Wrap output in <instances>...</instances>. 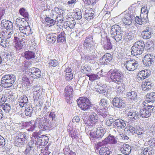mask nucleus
<instances>
[{
	"mask_svg": "<svg viewBox=\"0 0 155 155\" xmlns=\"http://www.w3.org/2000/svg\"><path fill=\"white\" fill-rule=\"evenodd\" d=\"M14 42L15 47L16 50L20 51L21 50L23 47L22 43L21 42L20 38L16 37H14Z\"/></svg>",
	"mask_w": 155,
	"mask_h": 155,
	"instance_id": "34",
	"label": "nucleus"
},
{
	"mask_svg": "<svg viewBox=\"0 0 155 155\" xmlns=\"http://www.w3.org/2000/svg\"><path fill=\"white\" fill-rule=\"evenodd\" d=\"M54 10L59 15H62L64 12V8L60 6H58V7H55Z\"/></svg>",
	"mask_w": 155,
	"mask_h": 155,
	"instance_id": "53",
	"label": "nucleus"
},
{
	"mask_svg": "<svg viewBox=\"0 0 155 155\" xmlns=\"http://www.w3.org/2000/svg\"><path fill=\"white\" fill-rule=\"evenodd\" d=\"M5 140L4 138L0 134V148L5 147Z\"/></svg>",
	"mask_w": 155,
	"mask_h": 155,
	"instance_id": "63",
	"label": "nucleus"
},
{
	"mask_svg": "<svg viewBox=\"0 0 155 155\" xmlns=\"http://www.w3.org/2000/svg\"><path fill=\"white\" fill-rule=\"evenodd\" d=\"M110 152L108 147L106 146L101 147L99 151L100 155H109L110 154Z\"/></svg>",
	"mask_w": 155,
	"mask_h": 155,
	"instance_id": "41",
	"label": "nucleus"
},
{
	"mask_svg": "<svg viewBox=\"0 0 155 155\" xmlns=\"http://www.w3.org/2000/svg\"><path fill=\"white\" fill-rule=\"evenodd\" d=\"M120 84L121 85L118 86L117 90L116 91V93L118 94H122L124 90V86L123 85V83L122 82V83H120Z\"/></svg>",
	"mask_w": 155,
	"mask_h": 155,
	"instance_id": "55",
	"label": "nucleus"
},
{
	"mask_svg": "<svg viewBox=\"0 0 155 155\" xmlns=\"http://www.w3.org/2000/svg\"><path fill=\"white\" fill-rule=\"evenodd\" d=\"M57 36V34L56 33H50L46 35V39L49 43L53 44L56 41Z\"/></svg>",
	"mask_w": 155,
	"mask_h": 155,
	"instance_id": "33",
	"label": "nucleus"
},
{
	"mask_svg": "<svg viewBox=\"0 0 155 155\" xmlns=\"http://www.w3.org/2000/svg\"><path fill=\"white\" fill-rule=\"evenodd\" d=\"M19 12L21 15L28 19L29 14L28 12L26 11V9L24 8H21L19 11Z\"/></svg>",
	"mask_w": 155,
	"mask_h": 155,
	"instance_id": "46",
	"label": "nucleus"
},
{
	"mask_svg": "<svg viewBox=\"0 0 155 155\" xmlns=\"http://www.w3.org/2000/svg\"><path fill=\"white\" fill-rule=\"evenodd\" d=\"M151 74L150 71L149 70H144L140 71L138 75V78L141 80L148 78Z\"/></svg>",
	"mask_w": 155,
	"mask_h": 155,
	"instance_id": "27",
	"label": "nucleus"
},
{
	"mask_svg": "<svg viewBox=\"0 0 155 155\" xmlns=\"http://www.w3.org/2000/svg\"><path fill=\"white\" fill-rule=\"evenodd\" d=\"M86 75L89 77V80L92 82L100 78V77L96 74H86Z\"/></svg>",
	"mask_w": 155,
	"mask_h": 155,
	"instance_id": "47",
	"label": "nucleus"
},
{
	"mask_svg": "<svg viewBox=\"0 0 155 155\" xmlns=\"http://www.w3.org/2000/svg\"><path fill=\"white\" fill-rule=\"evenodd\" d=\"M145 45L144 42L142 40H139L136 42L131 49V54L134 56L142 54L144 50Z\"/></svg>",
	"mask_w": 155,
	"mask_h": 155,
	"instance_id": "6",
	"label": "nucleus"
},
{
	"mask_svg": "<svg viewBox=\"0 0 155 155\" xmlns=\"http://www.w3.org/2000/svg\"><path fill=\"white\" fill-rule=\"evenodd\" d=\"M126 95L129 100L136 101L137 100V94L135 91L130 90L127 93Z\"/></svg>",
	"mask_w": 155,
	"mask_h": 155,
	"instance_id": "26",
	"label": "nucleus"
},
{
	"mask_svg": "<svg viewBox=\"0 0 155 155\" xmlns=\"http://www.w3.org/2000/svg\"><path fill=\"white\" fill-rule=\"evenodd\" d=\"M74 18L75 19L78 20L81 19L82 17V14L81 11H78L74 12Z\"/></svg>",
	"mask_w": 155,
	"mask_h": 155,
	"instance_id": "57",
	"label": "nucleus"
},
{
	"mask_svg": "<svg viewBox=\"0 0 155 155\" xmlns=\"http://www.w3.org/2000/svg\"><path fill=\"white\" fill-rule=\"evenodd\" d=\"M29 19L28 20H25V18H22L21 19L20 18H17L15 21V24L17 25V26L18 27H24V26H26V25L28 24V22L27 21H28Z\"/></svg>",
	"mask_w": 155,
	"mask_h": 155,
	"instance_id": "32",
	"label": "nucleus"
},
{
	"mask_svg": "<svg viewBox=\"0 0 155 155\" xmlns=\"http://www.w3.org/2000/svg\"><path fill=\"white\" fill-rule=\"evenodd\" d=\"M73 20H69L68 19V21H67L66 22V25L71 29L74 27L75 24V21L74 20L73 18Z\"/></svg>",
	"mask_w": 155,
	"mask_h": 155,
	"instance_id": "52",
	"label": "nucleus"
},
{
	"mask_svg": "<svg viewBox=\"0 0 155 155\" xmlns=\"http://www.w3.org/2000/svg\"><path fill=\"white\" fill-rule=\"evenodd\" d=\"M35 55V52L29 50L25 51L24 54V56L27 60H29L34 58Z\"/></svg>",
	"mask_w": 155,
	"mask_h": 155,
	"instance_id": "37",
	"label": "nucleus"
},
{
	"mask_svg": "<svg viewBox=\"0 0 155 155\" xmlns=\"http://www.w3.org/2000/svg\"><path fill=\"white\" fill-rule=\"evenodd\" d=\"M126 126L125 121L120 118L116 119L113 124V128L123 129Z\"/></svg>",
	"mask_w": 155,
	"mask_h": 155,
	"instance_id": "20",
	"label": "nucleus"
},
{
	"mask_svg": "<svg viewBox=\"0 0 155 155\" xmlns=\"http://www.w3.org/2000/svg\"><path fill=\"white\" fill-rule=\"evenodd\" d=\"M84 122L85 123V124L86 126H93L96 124L94 122L93 123L92 121L90 120V119L89 118L88 120L85 121L84 120Z\"/></svg>",
	"mask_w": 155,
	"mask_h": 155,
	"instance_id": "64",
	"label": "nucleus"
},
{
	"mask_svg": "<svg viewBox=\"0 0 155 155\" xmlns=\"http://www.w3.org/2000/svg\"><path fill=\"white\" fill-rule=\"evenodd\" d=\"M36 124L41 130H46L51 127L50 120L47 119V117L45 116L44 117L38 118L36 120Z\"/></svg>",
	"mask_w": 155,
	"mask_h": 155,
	"instance_id": "8",
	"label": "nucleus"
},
{
	"mask_svg": "<svg viewBox=\"0 0 155 155\" xmlns=\"http://www.w3.org/2000/svg\"><path fill=\"white\" fill-rule=\"evenodd\" d=\"M153 83L146 79L142 83L141 87L142 89L144 91H146L151 89L153 86Z\"/></svg>",
	"mask_w": 155,
	"mask_h": 155,
	"instance_id": "25",
	"label": "nucleus"
},
{
	"mask_svg": "<svg viewBox=\"0 0 155 155\" xmlns=\"http://www.w3.org/2000/svg\"><path fill=\"white\" fill-rule=\"evenodd\" d=\"M94 12L92 11H89L88 10H85L84 17L87 20L92 19L94 17Z\"/></svg>",
	"mask_w": 155,
	"mask_h": 155,
	"instance_id": "40",
	"label": "nucleus"
},
{
	"mask_svg": "<svg viewBox=\"0 0 155 155\" xmlns=\"http://www.w3.org/2000/svg\"><path fill=\"white\" fill-rule=\"evenodd\" d=\"M21 80L22 83L24 84H26V85H29L30 83V80L25 75L22 78Z\"/></svg>",
	"mask_w": 155,
	"mask_h": 155,
	"instance_id": "59",
	"label": "nucleus"
},
{
	"mask_svg": "<svg viewBox=\"0 0 155 155\" xmlns=\"http://www.w3.org/2000/svg\"><path fill=\"white\" fill-rule=\"evenodd\" d=\"M112 104L113 106L119 109H122L126 106V102L121 97L116 96L114 98H112Z\"/></svg>",
	"mask_w": 155,
	"mask_h": 155,
	"instance_id": "12",
	"label": "nucleus"
},
{
	"mask_svg": "<svg viewBox=\"0 0 155 155\" xmlns=\"http://www.w3.org/2000/svg\"><path fill=\"white\" fill-rule=\"evenodd\" d=\"M113 57V56L110 53H107L101 57L100 60L103 64H107L112 62Z\"/></svg>",
	"mask_w": 155,
	"mask_h": 155,
	"instance_id": "23",
	"label": "nucleus"
},
{
	"mask_svg": "<svg viewBox=\"0 0 155 155\" xmlns=\"http://www.w3.org/2000/svg\"><path fill=\"white\" fill-rule=\"evenodd\" d=\"M17 135L15 137V141L16 146H20L27 143L29 137L26 133L19 132L17 134Z\"/></svg>",
	"mask_w": 155,
	"mask_h": 155,
	"instance_id": "10",
	"label": "nucleus"
},
{
	"mask_svg": "<svg viewBox=\"0 0 155 155\" xmlns=\"http://www.w3.org/2000/svg\"><path fill=\"white\" fill-rule=\"evenodd\" d=\"M3 109L6 113H8L11 109L10 105L8 103H6L3 105L2 107Z\"/></svg>",
	"mask_w": 155,
	"mask_h": 155,
	"instance_id": "61",
	"label": "nucleus"
},
{
	"mask_svg": "<svg viewBox=\"0 0 155 155\" xmlns=\"http://www.w3.org/2000/svg\"><path fill=\"white\" fill-rule=\"evenodd\" d=\"M146 97L148 100L147 101L150 103L153 102L152 104L155 103V92H152L147 93L146 95Z\"/></svg>",
	"mask_w": 155,
	"mask_h": 155,
	"instance_id": "38",
	"label": "nucleus"
},
{
	"mask_svg": "<svg viewBox=\"0 0 155 155\" xmlns=\"http://www.w3.org/2000/svg\"><path fill=\"white\" fill-rule=\"evenodd\" d=\"M105 133V129H96L93 132H91L89 135L94 138L100 139L103 137Z\"/></svg>",
	"mask_w": 155,
	"mask_h": 155,
	"instance_id": "15",
	"label": "nucleus"
},
{
	"mask_svg": "<svg viewBox=\"0 0 155 155\" xmlns=\"http://www.w3.org/2000/svg\"><path fill=\"white\" fill-rule=\"evenodd\" d=\"M15 79V75L12 74H7L4 75L2 78L1 83L3 87L8 88L12 85Z\"/></svg>",
	"mask_w": 155,
	"mask_h": 155,
	"instance_id": "11",
	"label": "nucleus"
},
{
	"mask_svg": "<svg viewBox=\"0 0 155 155\" xmlns=\"http://www.w3.org/2000/svg\"><path fill=\"white\" fill-rule=\"evenodd\" d=\"M107 144V142L105 139L104 140L102 141V142H99L97 143V147L99 148L100 147H105V146Z\"/></svg>",
	"mask_w": 155,
	"mask_h": 155,
	"instance_id": "62",
	"label": "nucleus"
},
{
	"mask_svg": "<svg viewBox=\"0 0 155 155\" xmlns=\"http://www.w3.org/2000/svg\"><path fill=\"white\" fill-rule=\"evenodd\" d=\"M153 147L150 146L141 149L140 155H152L153 153Z\"/></svg>",
	"mask_w": 155,
	"mask_h": 155,
	"instance_id": "30",
	"label": "nucleus"
},
{
	"mask_svg": "<svg viewBox=\"0 0 155 155\" xmlns=\"http://www.w3.org/2000/svg\"><path fill=\"white\" fill-rule=\"evenodd\" d=\"M35 145L33 140H31L28 143L26 146V148L24 152L25 155H33Z\"/></svg>",
	"mask_w": 155,
	"mask_h": 155,
	"instance_id": "21",
	"label": "nucleus"
},
{
	"mask_svg": "<svg viewBox=\"0 0 155 155\" xmlns=\"http://www.w3.org/2000/svg\"><path fill=\"white\" fill-rule=\"evenodd\" d=\"M146 47L147 50L149 51H153L154 47V42L153 41H149L146 43Z\"/></svg>",
	"mask_w": 155,
	"mask_h": 155,
	"instance_id": "45",
	"label": "nucleus"
},
{
	"mask_svg": "<svg viewBox=\"0 0 155 155\" xmlns=\"http://www.w3.org/2000/svg\"><path fill=\"white\" fill-rule=\"evenodd\" d=\"M49 67H55L58 64V61L55 59H51L48 63Z\"/></svg>",
	"mask_w": 155,
	"mask_h": 155,
	"instance_id": "54",
	"label": "nucleus"
},
{
	"mask_svg": "<svg viewBox=\"0 0 155 155\" xmlns=\"http://www.w3.org/2000/svg\"><path fill=\"white\" fill-rule=\"evenodd\" d=\"M109 72L110 73V78L113 82L119 85L123 82V73L120 70L115 68L111 69Z\"/></svg>",
	"mask_w": 155,
	"mask_h": 155,
	"instance_id": "7",
	"label": "nucleus"
},
{
	"mask_svg": "<svg viewBox=\"0 0 155 155\" xmlns=\"http://www.w3.org/2000/svg\"><path fill=\"white\" fill-rule=\"evenodd\" d=\"M68 131L69 134V136L72 139H74L77 137V134L76 130L73 129L72 127H70L69 129L68 128Z\"/></svg>",
	"mask_w": 155,
	"mask_h": 155,
	"instance_id": "44",
	"label": "nucleus"
},
{
	"mask_svg": "<svg viewBox=\"0 0 155 155\" xmlns=\"http://www.w3.org/2000/svg\"><path fill=\"white\" fill-rule=\"evenodd\" d=\"M103 48L105 50H110L113 49V46L110 39L106 37L102 38L101 41Z\"/></svg>",
	"mask_w": 155,
	"mask_h": 155,
	"instance_id": "16",
	"label": "nucleus"
},
{
	"mask_svg": "<svg viewBox=\"0 0 155 155\" xmlns=\"http://www.w3.org/2000/svg\"><path fill=\"white\" fill-rule=\"evenodd\" d=\"M153 29L151 27H147L143 31L141 34L142 37L144 39H147L150 38L151 35L153 34Z\"/></svg>",
	"mask_w": 155,
	"mask_h": 155,
	"instance_id": "22",
	"label": "nucleus"
},
{
	"mask_svg": "<svg viewBox=\"0 0 155 155\" xmlns=\"http://www.w3.org/2000/svg\"><path fill=\"white\" fill-rule=\"evenodd\" d=\"M32 137L35 142V144L37 148H41L48 143L49 138L47 136L44 135H41L38 132L33 133Z\"/></svg>",
	"mask_w": 155,
	"mask_h": 155,
	"instance_id": "5",
	"label": "nucleus"
},
{
	"mask_svg": "<svg viewBox=\"0 0 155 155\" xmlns=\"http://www.w3.org/2000/svg\"><path fill=\"white\" fill-rule=\"evenodd\" d=\"M30 75L34 78H38L41 75V73L40 69L38 68L33 67L28 70Z\"/></svg>",
	"mask_w": 155,
	"mask_h": 155,
	"instance_id": "19",
	"label": "nucleus"
},
{
	"mask_svg": "<svg viewBox=\"0 0 155 155\" xmlns=\"http://www.w3.org/2000/svg\"><path fill=\"white\" fill-rule=\"evenodd\" d=\"M137 10L135 7L132 6L128 8V11L122 12L120 16L121 17L123 23L126 25H130L134 19Z\"/></svg>",
	"mask_w": 155,
	"mask_h": 155,
	"instance_id": "3",
	"label": "nucleus"
},
{
	"mask_svg": "<svg viewBox=\"0 0 155 155\" xmlns=\"http://www.w3.org/2000/svg\"><path fill=\"white\" fill-rule=\"evenodd\" d=\"M110 33L112 38H114L117 42L120 41L122 39L123 40L128 39L131 40L134 37V34L130 31H127L125 35L123 36V31L121 28L118 25H114L111 27Z\"/></svg>",
	"mask_w": 155,
	"mask_h": 155,
	"instance_id": "1",
	"label": "nucleus"
},
{
	"mask_svg": "<svg viewBox=\"0 0 155 155\" xmlns=\"http://www.w3.org/2000/svg\"><path fill=\"white\" fill-rule=\"evenodd\" d=\"M135 21V22L137 24L141 25L143 24V22H146L144 19H143L142 18L139 17L138 16H136L134 18Z\"/></svg>",
	"mask_w": 155,
	"mask_h": 155,
	"instance_id": "56",
	"label": "nucleus"
},
{
	"mask_svg": "<svg viewBox=\"0 0 155 155\" xmlns=\"http://www.w3.org/2000/svg\"><path fill=\"white\" fill-rule=\"evenodd\" d=\"M148 12L147 6H144L141 8L140 17L144 19L146 21H148Z\"/></svg>",
	"mask_w": 155,
	"mask_h": 155,
	"instance_id": "31",
	"label": "nucleus"
},
{
	"mask_svg": "<svg viewBox=\"0 0 155 155\" xmlns=\"http://www.w3.org/2000/svg\"><path fill=\"white\" fill-rule=\"evenodd\" d=\"M89 118H90V120L92 121L93 123L94 122L95 124H96L98 119V115L95 112H92L90 113Z\"/></svg>",
	"mask_w": 155,
	"mask_h": 155,
	"instance_id": "42",
	"label": "nucleus"
},
{
	"mask_svg": "<svg viewBox=\"0 0 155 155\" xmlns=\"http://www.w3.org/2000/svg\"><path fill=\"white\" fill-rule=\"evenodd\" d=\"M3 61H6L7 62L8 61H11L13 60L15 57L14 52L12 51H8L4 52L2 54Z\"/></svg>",
	"mask_w": 155,
	"mask_h": 155,
	"instance_id": "28",
	"label": "nucleus"
},
{
	"mask_svg": "<svg viewBox=\"0 0 155 155\" xmlns=\"http://www.w3.org/2000/svg\"><path fill=\"white\" fill-rule=\"evenodd\" d=\"M36 121L31 120L29 122H23L22 124L23 128L28 131H33L36 127Z\"/></svg>",
	"mask_w": 155,
	"mask_h": 155,
	"instance_id": "18",
	"label": "nucleus"
},
{
	"mask_svg": "<svg viewBox=\"0 0 155 155\" xmlns=\"http://www.w3.org/2000/svg\"><path fill=\"white\" fill-rule=\"evenodd\" d=\"M82 68L81 69V72L83 73H85L86 74H89L88 73L91 72V67L88 66L86 67H82Z\"/></svg>",
	"mask_w": 155,
	"mask_h": 155,
	"instance_id": "51",
	"label": "nucleus"
},
{
	"mask_svg": "<svg viewBox=\"0 0 155 155\" xmlns=\"http://www.w3.org/2000/svg\"><path fill=\"white\" fill-rule=\"evenodd\" d=\"M1 25L2 29H6L7 30H12L13 23L11 21L3 19L1 21Z\"/></svg>",
	"mask_w": 155,
	"mask_h": 155,
	"instance_id": "24",
	"label": "nucleus"
},
{
	"mask_svg": "<svg viewBox=\"0 0 155 155\" xmlns=\"http://www.w3.org/2000/svg\"><path fill=\"white\" fill-rule=\"evenodd\" d=\"M83 45L87 54V60L92 61L96 58L95 53V48L93 36L90 35L87 37L85 39Z\"/></svg>",
	"mask_w": 155,
	"mask_h": 155,
	"instance_id": "2",
	"label": "nucleus"
},
{
	"mask_svg": "<svg viewBox=\"0 0 155 155\" xmlns=\"http://www.w3.org/2000/svg\"><path fill=\"white\" fill-rule=\"evenodd\" d=\"M124 65L127 70L131 71H134L137 68L138 64L135 60L130 59L126 61Z\"/></svg>",
	"mask_w": 155,
	"mask_h": 155,
	"instance_id": "13",
	"label": "nucleus"
},
{
	"mask_svg": "<svg viewBox=\"0 0 155 155\" xmlns=\"http://www.w3.org/2000/svg\"><path fill=\"white\" fill-rule=\"evenodd\" d=\"M73 88L70 86H68L66 87L64 91V94L66 95H70V97H73Z\"/></svg>",
	"mask_w": 155,
	"mask_h": 155,
	"instance_id": "43",
	"label": "nucleus"
},
{
	"mask_svg": "<svg viewBox=\"0 0 155 155\" xmlns=\"http://www.w3.org/2000/svg\"><path fill=\"white\" fill-rule=\"evenodd\" d=\"M48 117L47 119L50 120V123H51V127H54L58 125L57 122V113L53 110H51L48 114Z\"/></svg>",
	"mask_w": 155,
	"mask_h": 155,
	"instance_id": "17",
	"label": "nucleus"
},
{
	"mask_svg": "<svg viewBox=\"0 0 155 155\" xmlns=\"http://www.w3.org/2000/svg\"><path fill=\"white\" fill-rule=\"evenodd\" d=\"M115 119H114L112 117L107 118L106 120V124L108 127H111L113 128V123H114Z\"/></svg>",
	"mask_w": 155,
	"mask_h": 155,
	"instance_id": "49",
	"label": "nucleus"
},
{
	"mask_svg": "<svg viewBox=\"0 0 155 155\" xmlns=\"http://www.w3.org/2000/svg\"><path fill=\"white\" fill-rule=\"evenodd\" d=\"M47 24L49 26H51L54 25L56 22L55 20L51 19L49 17H46L45 19Z\"/></svg>",
	"mask_w": 155,
	"mask_h": 155,
	"instance_id": "50",
	"label": "nucleus"
},
{
	"mask_svg": "<svg viewBox=\"0 0 155 155\" xmlns=\"http://www.w3.org/2000/svg\"><path fill=\"white\" fill-rule=\"evenodd\" d=\"M128 116L132 120H137L139 118L138 112L134 110H131L129 111L128 113Z\"/></svg>",
	"mask_w": 155,
	"mask_h": 155,
	"instance_id": "36",
	"label": "nucleus"
},
{
	"mask_svg": "<svg viewBox=\"0 0 155 155\" xmlns=\"http://www.w3.org/2000/svg\"><path fill=\"white\" fill-rule=\"evenodd\" d=\"M105 139L107 142V144L109 143L114 144L117 143V138L113 135L108 136Z\"/></svg>",
	"mask_w": 155,
	"mask_h": 155,
	"instance_id": "39",
	"label": "nucleus"
},
{
	"mask_svg": "<svg viewBox=\"0 0 155 155\" xmlns=\"http://www.w3.org/2000/svg\"><path fill=\"white\" fill-rule=\"evenodd\" d=\"M99 103L100 105L103 106L104 108L105 107H107V100L104 98L101 99Z\"/></svg>",
	"mask_w": 155,
	"mask_h": 155,
	"instance_id": "60",
	"label": "nucleus"
},
{
	"mask_svg": "<svg viewBox=\"0 0 155 155\" xmlns=\"http://www.w3.org/2000/svg\"><path fill=\"white\" fill-rule=\"evenodd\" d=\"M33 108L31 107L27 106L25 107V115L29 117H31L33 112Z\"/></svg>",
	"mask_w": 155,
	"mask_h": 155,
	"instance_id": "48",
	"label": "nucleus"
},
{
	"mask_svg": "<svg viewBox=\"0 0 155 155\" xmlns=\"http://www.w3.org/2000/svg\"><path fill=\"white\" fill-rule=\"evenodd\" d=\"M57 43H62L66 41V34L64 31L61 32L59 34H57Z\"/></svg>",
	"mask_w": 155,
	"mask_h": 155,
	"instance_id": "35",
	"label": "nucleus"
},
{
	"mask_svg": "<svg viewBox=\"0 0 155 155\" xmlns=\"http://www.w3.org/2000/svg\"><path fill=\"white\" fill-rule=\"evenodd\" d=\"M119 151L124 155H128L131 152V147L128 144H125L120 148Z\"/></svg>",
	"mask_w": 155,
	"mask_h": 155,
	"instance_id": "29",
	"label": "nucleus"
},
{
	"mask_svg": "<svg viewBox=\"0 0 155 155\" xmlns=\"http://www.w3.org/2000/svg\"><path fill=\"white\" fill-rule=\"evenodd\" d=\"M78 105L81 109L84 111L91 109L93 104L87 97H80L77 100Z\"/></svg>",
	"mask_w": 155,
	"mask_h": 155,
	"instance_id": "9",
	"label": "nucleus"
},
{
	"mask_svg": "<svg viewBox=\"0 0 155 155\" xmlns=\"http://www.w3.org/2000/svg\"><path fill=\"white\" fill-rule=\"evenodd\" d=\"M135 131V133L140 136L142 135L144 132L143 129L139 127H136Z\"/></svg>",
	"mask_w": 155,
	"mask_h": 155,
	"instance_id": "58",
	"label": "nucleus"
},
{
	"mask_svg": "<svg viewBox=\"0 0 155 155\" xmlns=\"http://www.w3.org/2000/svg\"><path fill=\"white\" fill-rule=\"evenodd\" d=\"M155 58V56L152 54H147L144 56L143 59V64L145 66L150 67L153 64Z\"/></svg>",
	"mask_w": 155,
	"mask_h": 155,
	"instance_id": "14",
	"label": "nucleus"
},
{
	"mask_svg": "<svg viewBox=\"0 0 155 155\" xmlns=\"http://www.w3.org/2000/svg\"><path fill=\"white\" fill-rule=\"evenodd\" d=\"M155 112V103L144 104L140 110V115L142 118H147Z\"/></svg>",
	"mask_w": 155,
	"mask_h": 155,
	"instance_id": "4",
	"label": "nucleus"
}]
</instances>
